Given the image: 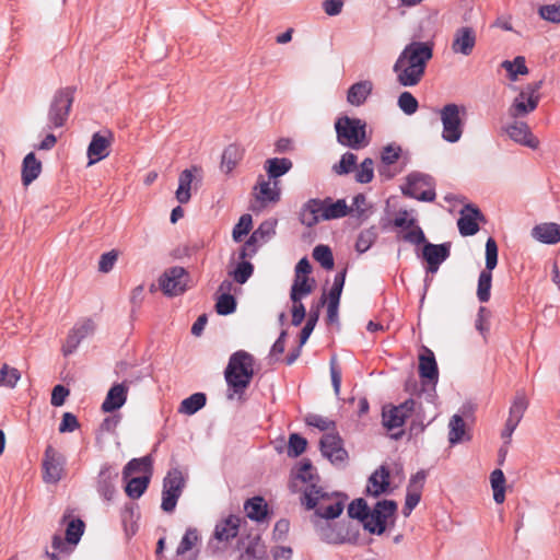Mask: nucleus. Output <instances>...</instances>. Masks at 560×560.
<instances>
[{
  "label": "nucleus",
  "instance_id": "obj_1",
  "mask_svg": "<svg viewBox=\"0 0 560 560\" xmlns=\"http://www.w3.org/2000/svg\"><path fill=\"white\" fill-rule=\"evenodd\" d=\"M433 57V43L413 40L400 52L393 71L402 86H415L423 78L428 62Z\"/></svg>",
  "mask_w": 560,
  "mask_h": 560
},
{
  "label": "nucleus",
  "instance_id": "obj_2",
  "mask_svg": "<svg viewBox=\"0 0 560 560\" xmlns=\"http://www.w3.org/2000/svg\"><path fill=\"white\" fill-rule=\"evenodd\" d=\"M254 364V357L244 350L231 355L224 371L225 381L232 392L228 394L229 399H233L234 395H242L249 386L255 373Z\"/></svg>",
  "mask_w": 560,
  "mask_h": 560
},
{
  "label": "nucleus",
  "instance_id": "obj_3",
  "mask_svg": "<svg viewBox=\"0 0 560 560\" xmlns=\"http://www.w3.org/2000/svg\"><path fill=\"white\" fill-rule=\"evenodd\" d=\"M302 504L307 510H315V514L325 520H334L343 511V498L338 493H328L315 483L302 489Z\"/></svg>",
  "mask_w": 560,
  "mask_h": 560
},
{
  "label": "nucleus",
  "instance_id": "obj_4",
  "mask_svg": "<svg viewBox=\"0 0 560 560\" xmlns=\"http://www.w3.org/2000/svg\"><path fill=\"white\" fill-rule=\"evenodd\" d=\"M337 140L343 147L359 150L369 144L366 124L359 118L342 116L335 122Z\"/></svg>",
  "mask_w": 560,
  "mask_h": 560
},
{
  "label": "nucleus",
  "instance_id": "obj_5",
  "mask_svg": "<svg viewBox=\"0 0 560 560\" xmlns=\"http://www.w3.org/2000/svg\"><path fill=\"white\" fill-rule=\"evenodd\" d=\"M541 86V80L528 83L526 86H524L520 91L518 95L513 100V103L509 108V115L512 118H518L534 112L537 108L540 100L539 91Z\"/></svg>",
  "mask_w": 560,
  "mask_h": 560
},
{
  "label": "nucleus",
  "instance_id": "obj_6",
  "mask_svg": "<svg viewBox=\"0 0 560 560\" xmlns=\"http://www.w3.org/2000/svg\"><path fill=\"white\" fill-rule=\"evenodd\" d=\"M396 510L395 501H378L362 522L364 529L371 534L382 535L386 529L387 520L395 514Z\"/></svg>",
  "mask_w": 560,
  "mask_h": 560
},
{
  "label": "nucleus",
  "instance_id": "obj_7",
  "mask_svg": "<svg viewBox=\"0 0 560 560\" xmlns=\"http://www.w3.org/2000/svg\"><path fill=\"white\" fill-rule=\"evenodd\" d=\"M460 113L464 114L465 108L456 104H447L440 112L443 125L442 138L447 142H457L463 135Z\"/></svg>",
  "mask_w": 560,
  "mask_h": 560
},
{
  "label": "nucleus",
  "instance_id": "obj_8",
  "mask_svg": "<svg viewBox=\"0 0 560 560\" xmlns=\"http://www.w3.org/2000/svg\"><path fill=\"white\" fill-rule=\"evenodd\" d=\"M185 487V478L177 468L170 470L163 481L162 504L164 512L171 513L175 510L177 500Z\"/></svg>",
  "mask_w": 560,
  "mask_h": 560
},
{
  "label": "nucleus",
  "instance_id": "obj_9",
  "mask_svg": "<svg viewBox=\"0 0 560 560\" xmlns=\"http://www.w3.org/2000/svg\"><path fill=\"white\" fill-rule=\"evenodd\" d=\"M72 102L73 91L70 88L61 89L55 94L48 113L49 128H58L65 125Z\"/></svg>",
  "mask_w": 560,
  "mask_h": 560
},
{
  "label": "nucleus",
  "instance_id": "obj_10",
  "mask_svg": "<svg viewBox=\"0 0 560 560\" xmlns=\"http://www.w3.org/2000/svg\"><path fill=\"white\" fill-rule=\"evenodd\" d=\"M421 405L415 399H408L399 406L384 408L382 418L383 425L387 430L399 429L405 424V421L415 412H419Z\"/></svg>",
  "mask_w": 560,
  "mask_h": 560
},
{
  "label": "nucleus",
  "instance_id": "obj_11",
  "mask_svg": "<svg viewBox=\"0 0 560 560\" xmlns=\"http://www.w3.org/2000/svg\"><path fill=\"white\" fill-rule=\"evenodd\" d=\"M402 194L420 201H433L435 199L431 177L419 173H412L407 177Z\"/></svg>",
  "mask_w": 560,
  "mask_h": 560
},
{
  "label": "nucleus",
  "instance_id": "obj_12",
  "mask_svg": "<svg viewBox=\"0 0 560 560\" xmlns=\"http://www.w3.org/2000/svg\"><path fill=\"white\" fill-rule=\"evenodd\" d=\"M66 457L51 445L46 447L43 459V479L46 483H57L65 475Z\"/></svg>",
  "mask_w": 560,
  "mask_h": 560
},
{
  "label": "nucleus",
  "instance_id": "obj_13",
  "mask_svg": "<svg viewBox=\"0 0 560 560\" xmlns=\"http://www.w3.org/2000/svg\"><path fill=\"white\" fill-rule=\"evenodd\" d=\"M188 275L183 267H172L163 272L159 284L164 294L168 296L179 295L187 289Z\"/></svg>",
  "mask_w": 560,
  "mask_h": 560
},
{
  "label": "nucleus",
  "instance_id": "obj_14",
  "mask_svg": "<svg viewBox=\"0 0 560 560\" xmlns=\"http://www.w3.org/2000/svg\"><path fill=\"white\" fill-rule=\"evenodd\" d=\"M320 451L332 464H343L348 457L341 438L332 432L324 434L320 439Z\"/></svg>",
  "mask_w": 560,
  "mask_h": 560
},
{
  "label": "nucleus",
  "instance_id": "obj_15",
  "mask_svg": "<svg viewBox=\"0 0 560 560\" xmlns=\"http://www.w3.org/2000/svg\"><path fill=\"white\" fill-rule=\"evenodd\" d=\"M477 43L476 31L471 26H460L455 30L451 49L456 55L469 56Z\"/></svg>",
  "mask_w": 560,
  "mask_h": 560
},
{
  "label": "nucleus",
  "instance_id": "obj_16",
  "mask_svg": "<svg viewBox=\"0 0 560 560\" xmlns=\"http://www.w3.org/2000/svg\"><path fill=\"white\" fill-rule=\"evenodd\" d=\"M479 221H485L483 214L474 205H466L460 210L457 221L458 231L463 236L475 235L479 231Z\"/></svg>",
  "mask_w": 560,
  "mask_h": 560
},
{
  "label": "nucleus",
  "instance_id": "obj_17",
  "mask_svg": "<svg viewBox=\"0 0 560 560\" xmlns=\"http://www.w3.org/2000/svg\"><path fill=\"white\" fill-rule=\"evenodd\" d=\"M450 244H432L425 243L422 249V257L428 262V271L436 272L439 266L448 258Z\"/></svg>",
  "mask_w": 560,
  "mask_h": 560
},
{
  "label": "nucleus",
  "instance_id": "obj_18",
  "mask_svg": "<svg viewBox=\"0 0 560 560\" xmlns=\"http://www.w3.org/2000/svg\"><path fill=\"white\" fill-rule=\"evenodd\" d=\"M505 132L508 136L522 145L528 147L530 149H537L539 141L532 133L527 124L523 121H514L505 128Z\"/></svg>",
  "mask_w": 560,
  "mask_h": 560
},
{
  "label": "nucleus",
  "instance_id": "obj_19",
  "mask_svg": "<svg viewBox=\"0 0 560 560\" xmlns=\"http://www.w3.org/2000/svg\"><path fill=\"white\" fill-rule=\"evenodd\" d=\"M276 225L277 220L269 219L264 221L250 235L248 241L246 242L242 253L241 258H245L248 256L247 249L250 248V246H255L256 244H262L266 243L268 240H270L276 234Z\"/></svg>",
  "mask_w": 560,
  "mask_h": 560
},
{
  "label": "nucleus",
  "instance_id": "obj_20",
  "mask_svg": "<svg viewBox=\"0 0 560 560\" xmlns=\"http://www.w3.org/2000/svg\"><path fill=\"white\" fill-rule=\"evenodd\" d=\"M110 136L94 133L88 148L89 165H93L109 154Z\"/></svg>",
  "mask_w": 560,
  "mask_h": 560
},
{
  "label": "nucleus",
  "instance_id": "obj_21",
  "mask_svg": "<svg viewBox=\"0 0 560 560\" xmlns=\"http://www.w3.org/2000/svg\"><path fill=\"white\" fill-rule=\"evenodd\" d=\"M389 488V470L386 466L382 465L369 478L366 485V494L378 497L386 493Z\"/></svg>",
  "mask_w": 560,
  "mask_h": 560
},
{
  "label": "nucleus",
  "instance_id": "obj_22",
  "mask_svg": "<svg viewBox=\"0 0 560 560\" xmlns=\"http://www.w3.org/2000/svg\"><path fill=\"white\" fill-rule=\"evenodd\" d=\"M118 477V472L110 466L104 465L101 468L97 478V491L105 499L110 500L115 493L114 482Z\"/></svg>",
  "mask_w": 560,
  "mask_h": 560
},
{
  "label": "nucleus",
  "instance_id": "obj_23",
  "mask_svg": "<svg viewBox=\"0 0 560 560\" xmlns=\"http://www.w3.org/2000/svg\"><path fill=\"white\" fill-rule=\"evenodd\" d=\"M532 236L544 244H557L560 242V224L553 222L537 224L532 230Z\"/></svg>",
  "mask_w": 560,
  "mask_h": 560
},
{
  "label": "nucleus",
  "instance_id": "obj_24",
  "mask_svg": "<svg viewBox=\"0 0 560 560\" xmlns=\"http://www.w3.org/2000/svg\"><path fill=\"white\" fill-rule=\"evenodd\" d=\"M128 387L125 384H115L108 390L102 404L104 412H112L124 406L127 399Z\"/></svg>",
  "mask_w": 560,
  "mask_h": 560
},
{
  "label": "nucleus",
  "instance_id": "obj_25",
  "mask_svg": "<svg viewBox=\"0 0 560 560\" xmlns=\"http://www.w3.org/2000/svg\"><path fill=\"white\" fill-rule=\"evenodd\" d=\"M241 520L235 515H230L217 524L214 529V538L220 541H229L238 534Z\"/></svg>",
  "mask_w": 560,
  "mask_h": 560
},
{
  "label": "nucleus",
  "instance_id": "obj_26",
  "mask_svg": "<svg viewBox=\"0 0 560 560\" xmlns=\"http://www.w3.org/2000/svg\"><path fill=\"white\" fill-rule=\"evenodd\" d=\"M257 190L256 198L261 202H276L280 198V188L278 182L266 180L262 176L258 178L255 187Z\"/></svg>",
  "mask_w": 560,
  "mask_h": 560
},
{
  "label": "nucleus",
  "instance_id": "obj_27",
  "mask_svg": "<svg viewBox=\"0 0 560 560\" xmlns=\"http://www.w3.org/2000/svg\"><path fill=\"white\" fill-rule=\"evenodd\" d=\"M373 83L369 80L352 84L347 94V101L353 106L362 105L372 93Z\"/></svg>",
  "mask_w": 560,
  "mask_h": 560
},
{
  "label": "nucleus",
  "instance_id": "obj_28",
  "mask_svg": "<svg viewBox=\"0 0 560 560\" xmlns=\"http://www.w3.org/2000/svg\"><path fill=\"white\" fill-rule=\"evenodd\" d=\"M419 374L429 381L438 380V365L433 352L429 349H425L424 353L419 357Z\"/></svg>",
  "mask_w": 560,
  "mask_h": 560
},
{
  "label": "nucleus",
  "instance_id": "obj_29",
  "mask_svg": "<svg viewBox=\"0 0 560 560\" xmlns=\"http://www.w3.org/2000/svg\"><path fill=\"white\" fill-rule=\"evenodd\" d=\"M198 168L194 166L189 170H184L178 178V188L176 190V199L179 203H187L190 200V187L194 180L192 172H197Z\"/></svg>",
  "mask_w": 560,
  "mask_h": 560
},
{
  "label": "nucleus",
  "instance_id": "obj_30",
  "mask_svg": "<svg viewBox=\"0 0 560 560\" xmlns=\"http://www.w3.org/2000/svg\"><path fill=\"white\" fill-rule=\"evenodd\" d=\"M42 170V164L36 160L34 153H28L23 160L22 182L25 186L35 180Z\"/></svg>",
  "mask_w": 560,
  "mask_h": 560
},
{
  "label": "nucleus",
  "instance_id": "obj_31",
  "mask_svg": "<svg viewBox=\"0 0 560 560\" xmlns=\"http://www.w3.org/2000/svg\"><path fill=\"white\" fill-rule=\"evenodd\" d=\"M292 161L287 158H273L265 162V170L269 178L276 180L278 177L287 174L292 168Z\"/></svg>",
  "mask_w": 560,
  "mask_h": 560
},
{
  "label": "nucleus",
  "instance_id": "obj_32",
  "mask_svg": "<svg viewBox=\"0 0 560 560\" xmlns=\"http://www.w3.org/2000/svg\"><path fill=\"white\" fill-rule=\"evenodd\" d=\"M243 158V149L236 144L226 147L222 154L221 170L229 174Z\"/></svg>",
  "mask_w": 560,
  "mask_h": 560
},
{
  "label": "nucleus",
  "instance_id": "obj_33",
  "mask_svg": "<svg viewBox=\"0 0 560 560\" xmlns=\"http://www.w3.org/2000/svg\"><path fill=\"white\" fill-rule=\"evenodd\" d=\"M318 205L317 199L314 198L310 199L302 206L300 211V221L303 225L312 228L319 222Z\"/></svg>",
  "mask_w": 560,
  "mask_h": 560
},
{
  "label": "nucleus",
  "instance_id": "obj_34",
  "mask_svg": "<svg viewBox=\"0 0 560 560\" xmlns=\"http://www.w3.org/2000/svg\"><path fill=\"white\" fill-rule=\"evenodd\" d=\"M448 441L452 445L457 444L465 440L466 436V423L464 419L458 416L454 415L448 423Z\"/></svg>",
  "mask_w": 560,
  "mask_h": 560
},
{
  "label": "nucleus",
  "instance_id": "obj_35",
  "mask_svg": "<svg viewBox=\"0 0 560 560\" xmlns=\"http://www.w3.org/2000/svg\"><path fill=\"white\" fill-rule=\"evenodd\" d=\"M491 488L493 490V500L501 504L505 500V477L501 469H494L490 475Z\"/></svg>",
  "mask_w": 560,
  "mask_h": 560
},
{
  "label": "nucleus",
  "instance_id": "obj_36",
  "mask_svg": "<svg viewBox=\"0 0 560 560\" xmlns=\"http://www.w3.org/2000/svg\"><path fill=\"white\" fill-rule=\"evenodd\" d=\"M501 67L506 70L511 81H517L518 75H526L528 73V68L526 67L523 56H517L512 61L504 60Z\"/></svg>",
  "mask_w": 560,
  "mask_h": 560
},
{
  "label": "nucleus",
  "instance_id": "obj_37",
  "mask_svg": "<svg viewBox=\"0 0 560 560\" xmlns=\"http://www.w3.org/2000/svg\"><path fill=\"white\" fill-rule=\"evenodd\" d=\"M200 544V535L197 528H188L184 534L176 553L178 556H184L187 552L194 550Z\"/></svg>",
  "mask_w": 560,
  "mask_h": 560
},
{
  "label": "nucleus",
  "instance_id": "obj_38",
  "mask_svg": "<svg viewBox=\"0 0 560 560\" xmlns=\"http://www.w3.org/2000/svg\"><path fill=\"white\" fill-rule=\"evenodd\" d=\"M207 398L203 393H195L185 398L179 406V412L185 415H194L206 405Z\"/></svg>",
  "mask_w": 560,
  "mask_h": 560
},
{
  "label": "nucleus",
  "instance_id": "obj_39",
  "mask_svg": "<svg viewBox=\"0 0 560 560\" xmlns=\"http://www.w3.org/2000/svg\"><path fill=\"white\" fill-rule=\"evenodd\" d=\"M247 516L254 521H262L267 514V504L262 498L255 497L245 503Z\"/></svg>",
  "mask_w": 560,
  "mask_h": 560
},
{
  "label": "nucleus",
  "instance_id": "obj_40",
  "mask_svg": "<svg viewBox=\"0 0 560 560\" xmlns=\"http://www.w3.org/2000/svg\"><path fill=\"white\" fill-rule=\"evenodd\" d=\"M327 209L324 213V221L343 218L349 213V207L343 199L332 201L330 198H326Z\"/></svg>",
  "mask_w": 560,
  "mask_h": 560
},
{
  "label": "nucleus",
  "instance_id": "obj_41",
  "mask_svg": "<svg viewBox=\"0 0 560 560\" xmlns=\"http://www.w3.org/2000/svg\"><path fill=\"white\" fill-rule=\"evenodd\" d=\"M21 380V373L18 369L3 363L0 368V387L14 388Z\"/></svg>",
  "mask_w": 560,
  "mask_h": 560
},
{
  "label": "nucleus",
  "instance_id": "obj_42",
  "mask_svg": "<svg viewBox=\"0 0 560 560\" xmlns=\"http://www.w3.org/2000/svg\"><path fill=\"white\" fill-rule=\"evenodd\" d=\"M149 481L150 479L147 476L131 478L126 485L127 495L131 499L140 498L147 490Z\"/></svg>",
  "mask_w": 560,
  "mask_h": 560
},
{
  "label": "nucleus",
  "instance_id": "obj_43",
  "mask_svg": "<svg viewBox=\"0 0 560 560\" xmlns=\"http://www.w3.org/2000/svg\"><path fill=\"white\" fill-rule=\"evenodd\" d=\"M491 285H492L491 271L482 270L479 275L478 289H477V296L480 302L486 303L489 301Z\"/></svg>",
  "mask_w": 560,
  "mask_h": 560
},
{
  "label": "nucleus",
  "instance_id": "obj_44",
  "mask_svg": "<svg viewBox=\"0 0 560 560\" xmlns=\"http://www.w3.org/2000/svg\"><path fill=\"white\" fill-rule=\"evenodd\" d=\"M376 238L377 231L374 226L361 231L355 243L357 252L361 254L365 253L371 248Z\"/></svg>",
  "mask_w": 560,
  "mask_h": 560
},
{
  "label": "nucleus",
  "instance_id": "obj_45",
  "mask_svg": "<svg viewBox=\"0 0 560 560\" xmlns=\"http://www.w3.org/2000/svg\"><path fill=\"white\" fill-rule=\"evenodd\" d=\"M312 292V285L308 283V278L304 276H295L294 283L291 288V300L299 302L302 296Z\"/></svg>",
  "mask_w": 560,
  "mask_h": 560
},
{
  "label": "nucleus",
  "instance_id": "obj_46",
  "mask_svg": "<svg viewBox=\"0 0 560 560\" xmlns=\"http://www.w3.org/2000/svg\"><path fill=\"white\" fill-rule=\"evenodd\" d=\"M243 558L248 557L256 560H262L267 557V548L265 544L261 541L260 537L257 536L253 538L248 546L245 549Z\"/></svg>",
  "mask_w": 560,
  "mask_h": 560
},
{
  "label": "nucleus",
  "instance_id": "obj_47",
  "mask_svg": "<svg viewBox=\"0 0 560 560\" xmlns=\"http://www.w3.org/2000/svg\"><path fill=\"white\" fill-rule=\"evenodd\" d=\"M526 409H527V400H526L525 396L517 395L514 398V400L510 407L508 420L518 424L521 422Z\"/></svg>",
  "mask_w": 560,
  "mask_h": 560
},
{
  "label": "nucleus",
  "instance_id": "obj_48",
  "mask_svg": "<svg viewBox=\"0 0 560 560\" xmlns=\"http://www.w3.org/2000/svg\"><path fill=\"white\" fill-rule=\"evenodd\" d=\"M150 467L151 460L149 457L133 458L125 466L122 471L124 478L127 479L135 474L148 471Z\"/></svg>",
  "mask_w": 560,
  "mask_h": 560
},
{
  "label": "nucleus",
  "instance_id": "obj_49",
  "mask_svg": "<svg viewBox=\"0 0 560 560\" xmlns=\"http://www.w3.org/2000/svg\"><path fill=\"white\" fill-rule=\"evenodd\" d=\"M296 479L305 483V487L315 483L317 485L318 476L315 474V468L311 462H303L296 471Z\"/></svg>",
  "mask_w": 560,
  "mask_h": 560
},
{
  "label": "nucleus",
  "instance_id": "obj_50",
  "mask_svg": "<svg viewBox=\"0 0 560 560\" xmlns=\"http://www.w3.org/2000/svg\"><path fill=\"white\" fill-rule=\"evenodd\" d=\"M313 257L323 268L330 270L334 268V257L330 248L326 245H317L313 249Z\"/></svg>",
  "mask_w": 560,
  "mask_h": 560
},
{
  "label": "nucleus",
  "instance_id": "obj_51",
  "mask_svg": "<svg viewBox=\"0 0 560 560\" xmlns=\"http://www.w3.org/2000/svg\"><path fill=\"white\" fill-rule=\"evenodd\" d=\"M84 523L81 520H71L66 529V540L69 545H77L83 534Z\"/></svg>",
  "mask_w": 560,
  "mask_h": 560
},
{
  "label": "nucleus",
  "instance_id": "obj_52",
  "mask_svg": "<svg viewBox=\"0 0 560 560\" xmlns=\"http://www.w3.org/2000/svg\"><path fill=\"white\" fill-rule=\"evenodd\" d=\"M357 160L355 154L347 152L341 156L339 163L332 166V170L338 175L348 174L355 168Z\"/></svg>",
  "mask_w": 560,
  "mask_h": 560
},
{
  "label": "nucleus",
  "instance_id": "obj_53",
  "mask_svg": "<svg viewBox=\"0 0 560 560\" xmlns=\"http://www.w3.org/2000/svg\"><path fill=\"white\" fill-rule=\"evenodd\" d=\"M236 310V301L232 294H220L217 299L215 311L220 315L232 314Z\"/></svg>",
  "mask_w": 560,
  "mask_h": 560
},
{
  "label": "nucleus",
  "instance_id": "obj_54",
  "mask_svg": "<svg viewBox=\"0 0 560 560\" xmlns=\"http://www.w3.org/2000/svg\"><path fill=\"white\" fill-rule=\"evenodd\" d=\"M370 509L364 499H355L348 506V514L351 518H357L361 523L366 518Z\"/></svg>",
  "mask_w": 560,
  "mask_h": 560
},
{
  "label": "nucleus",
  "instance_id": "obj_55",
  "mask_svg": "<svg viewBox=\"0 0 560 560\" xmlns=\"http://www.w3.org/2000/svg\"><path fill=\"white\" fill-rule=\"evenodd\" d=\"M374 162L372 159L366 158L357 168L355 179L359 183L366 184L373 179L374 176Z\"/></svg>",
  "mask_w": 560,
  "mask_h": 560
},
{
  "label": "nucleus",
  "instance_id": "obj_56",
  "mask_svg": "<svg viewBox=\"0 0 560 560\" xmlns=\"http://www.w3.org/2000/svg\"><path fill=\"white\" fill-rule=\"evenodd\" d=\"M253 220L250 214H243L237 224L233 229V240L240 242L243 236L249 233L252 229Z\"/></svg>",
  "mask_w": 560,
  "mask_h": 560
},
{
  "label": "nucleus",
  "instance_id": "obj_57",
  "mask_svg": "<svg viewBox=\"0 0 560 560\" xmlns=\"http://www.w3.org/2000/svg\"><path fill=\"white\" fill-rule=\"evenodd\" d=\"M307 441L301 435L293 433L289 438L288 455L291 457L300 456L306 448Z\"/></svg>",
  "mask_w": 560,
  "mask_h": 560
},
{
  "label": "nucleus",
  "instance_id": "obj_58",
  "mask_svg": "<svg viewBox=\"0 0 560 560\" xmlns=\"http://www.w3.org/2000/svg\"><path fill=\"white\" fill-rule=\"evenodd\" d=\"M498 264V245L492 237L486 242V269L492 271Z\"/></svg>",
  "mask_w": 560,
  "mask_h": 560
},
{
  "label": "nucleus",
  "instance_id": "obj_59",
  "mask_svg": "<svg viewBox=\"0 0 560 560\" xmlns=\"http://www.w3.org/2000/svg\"><path fill=\"white\" fill-rule=\"evenodd\" d=\"M401 154L400 145L396 143H389L383 148L381 153L382 163L385 165H392L396 163Z\"/></svg>",
  "mask_w": 560,
  "mask_h": 560
},
{
  "label": "nucleus",
  "instance_id": "obj_60",
  "mask_svg": "<svg viewBox=\"0 0 560 560\" xmlns=\"http://www.w3.org/2000/svg\"><path fill=\"white\" fill-rule=\"evenodd\" d=\"M305 422L310 427H315L320 431H329L335 429V422L319 415L310 413L305 417Z\"/></svg>",
  "mask_w": 560,
  "mask_h": 560
},
{
  "label": "nucleus",
  "instance_id": "obj_61",
  "mask_svg": "<svg viewBox=\"0 0 560 560\" xmlns=\"http://www.w3.org/2000/svg\"><path fill=\"white\" fill-rule=\"evenodd\" d=\"M399 108L407 115H412L418 109V101L410 92H402L398 97Z\"/></svg>",
  "mask_w": 560,
  "mask_h": 560
},
{
  "label": "nucleus",
  "instance_id": "obj_62",
  "mask_svg": "<svg viewBox=\"0 0 560 560\" xmlns=\"http://www.w3.org/2000/svg\"><path fill=\"white\" fill-rule=\"evenodd\" d=\"M421 491L422 489L419 488H407L406 502L402 508V513L405 516H408L420 502Z\"/></svg>",
  "mask_w": 560,
  "mask_h": 560
},
{
  "label": "nucleus",
  "instance_id": "obj_63",
  "mask_svg": "<svg viewBox=\"0 0 560 560\" xmlns=\"http://www.w3.org/2000/svg\"><path fill=\"white\" fill-rule=\"evenodd\" d=\"M254 267L248 261H242L237 265V267L232 272V276L234 280L240 283L244 284L253 275Z\"/></svg>",
  "mask_w": 560,
  "mask_h": 560
},
{
  "label": "nucleus",
  "instance_id": "obj_64",
  "mask_svg": "<svg viewBox=\"0 0 560 560\" xmlns=\"http://www.w3.org/2000/svg\"><path fill=\"white\" fill-rule=\"evenodd\" d=\"M539 15L546 21L560 23V2L540 7Z\"/></svg>",
  "mask_w": 560,
  "mask_h": 560
}]
</instances>
